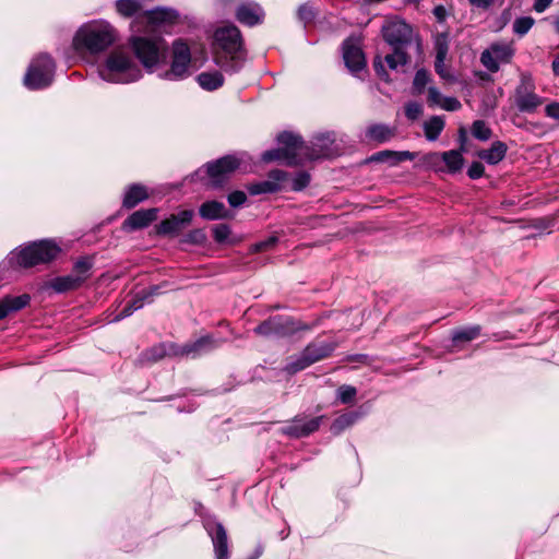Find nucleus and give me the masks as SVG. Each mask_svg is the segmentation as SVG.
Wrapping results in <instances>:
<instances>
[{
  "instance_id": "72a5a7b5",
  "label": "nucleus",
  "mask_w": 559,
  "mask_h": 559,
  "mask_svg": "<svg viewBox=\"0 0 559 559\" xmlns=\"http://www.w3.org/2000/svg\"><path fill=\"white\" fill-rule=\"evenodd\" d=\"M197 81L203 90L212 92L223 86L224 76L219 71L202 72L197 76Z\"/></svg>"
},
{
  "instance_id": "473e14b6",
  "label": "nucleus",
  "mask_w": 559,
  "mask_h": 559,
  "mask_svg": "<svg viewBox=\"0 0 559 559\" xmlns=\"http://www.w3.org/2000/svg\"><path fill=\"white\" fill-rule=\"evenodd\" d=\"M360 417V414L355 411H350L347 413H344L336 417L333 423L331 424L330 431L334 436L341 435L344 430L353 426L358 418Z\"/></svg>"
},
{
  "instance_id": "7ed1b4c3",
  "label": "nucleus",
  "mask_w": 559,
  "mask_h": 559,
  "mask_svg": "<svg viewBox=\"0 0 559 559\" xmlns=\"http://www.w3.org/2000/svg\"><path fill=\"white\" fill-rule=\"evenodd\" d=\"M240 166L241 159L239 157L234 154H227L206 162L192 173L189 178L191 182H201L207 189L221 190L225 188Z\"/></svg>"
},
{
  "instance_id": "6ab92c4d",
  "label": "nucleus",
  "mask_w": 559,
  "mask_h": 559,
  "mask_svg": "<svg viewBox=\"0 0 559 559\" xmlns=\"http://www.w3.org/2000/svg\"><path fill=\"white\" fill-rule=\"evenodd\" d=\"M158 217V209H141L131 213L121 224V230L133 233L144 229L154 223Z\"/></svg>"
},
{
  "instance_id": "cd10ccee",
  "label": "nucleus",
  "mask_w": 559,
  "mask_h": 559,
  "mask_svg": "<svg viewBox=\"0 0 559 559\" xmlns=\"http://www.w3.org/2000/svg\"><path fill=\"white\" fill-rule=\"evenodd\" d=\"M166 358L163 342L152 345L140 353L135 359L138 367H148Z\"/></svg>"
},
{
  "instance_id": "3c124183",
  "label": "nucleus",
  "mask_w": 559,
  "mask_h": 559,
  "mask_svg": "<svg viewBox=\"0 0 559 559\" xmlns=\"http://www.w3.org/2000/svg\"><path fill=\"white\" fill-rule=\"evenodd\" d=\"M491 51L498 62H509L513 55L511 48L507 45H491Z\"/></svg>"
},
{
  "instance_id": "412c9836",
  "label": "nucleus",
  "mask_w": 559,
  "mask_h": 559,
  "mask_svg": "<svg viewBox=\"0 0 559 559\" xmlns=\"http://www.w3.org/2000/svg\"><path fill=\"white\" fill-rule=\"evenodd\" d=\"M323 418L324 416H318L307 421H302V419L295 417L292 424L284 426L281 430L283 435L288 436L290 438H306L309 437L311 433L316 432L320 428Z\"/></svg>"
},
{
  "instance_id": "1a4fd4ad",
  "label": "nucleus",
  "mask_w": 559,
  "mask_h": 559,
  "mask_svg": "<svg viewBox=\"0 0 559 559\" xmlns=\"http://www.w3.org/2000/svg\"><path fill=\"white\" fill-rule=\"evenodd\" d=\"M74 39L91 52H100L110 47L115 40V29L109 25H90L80 28Z\"/></svg>"
},
{
  "instance_id": "393cba45",
  "label": "nucleus",
  "mask_w": 559,
  "mask_h": 559,
  "mask_svg": "<svg viewBox=\"0 0 559 559\" xmlns=\"http://www.w3.org/2000/svg\"><path fill=\"white\" fill-rule=\"evenodd\" d=\"M151 193L152 192L147 186L140 182L131 183L126 187L121 207L124 210H132L140 203L148 200Z\"/></svg>"
},
{
  "instance_id": "c85d7f7f",
  "label": "nucleus",
  "mask_w": 559,
  "mask_h": 559,
  "mask_svg": "<svg viewBox=\"0 0 559 559\" xmlns=\"http://www.w3.org/2000/svg\"><path fill=\"white\" fill-rule=\"evenodd\" d=\"M508 152V145L502 141H495L491 146L487 150H480L476 154L477 156L488 163L489 165H497L504 159Z\"/></svg>"
},
{
  "instance_id": "774afa93",
  "label": "nucleus",
  "mask_w": 559,
  "mask_h": 559,
  "mask_svg": "<svg viewBox=\"0 0 559 559\" xmlns=\"http://www.w3.org/2000/svg\"><path fill=\"white\" fill-rule=\"evenodd\" d=\"M466 141H467L466 129L464 127H460V129H459L460 148L457 151H461L462 153L466 151Z\"/></svg>"
},
{
  "instance_id": "58836bf2",
  "label": "nucleus",
  "mask_w": 559,
  "mask_h": 559,
  "mask_svg": "<svg viewBox=\"0 0 559 559\" xmlns=\"http://www.w3.org/2000/svg\"><path fill=\"white\" fill-rule=\"evenodd\" d=\"M43 292H52L56 294L67 293L70 290V275L58 276L48 280L41 285Z\"/></svg>"
},
{
  "instance_id": "5701e85b",
  "label": "nucleus",
  "mask_w": 559,
  "mask_h": 559,
  "mask_svg": "<svg viewBox=\"0 0 559 559\" xmlns=\"http://www.w3.org/2000/svg\"><path fill=\"white\" fill-rule=\"evenodd\" d=\"M416 156V152L383 150L368 156L364 164L388 163L390 166H396L405 160H413Z\"/></svg>"
},
{
  "instance_id": "dca6fc26",
  "label": "nucleus",
  "mask_w": 559,
  "mask_h": 559,
  "mask_svg": "<svg viewBox=\"0 0 559 559\" xmlns=\"http://www.w3.org/2000/svg\"><path fill=\"white\" fill-rule=\"evenodd\" d=\"M203 527L211 537L215 559H229L228 536L224 525L214 518H206Z\"/></svg>"
},
{
  "instance_id": "13d9d810",
  "label": "nucleus",
  "mask_w": 559,
  "mask_h": 559,
  "mask_svg": "<svg viewBox=\"0 0 559 559\" xmlns=\"http://www.w3.org/2000/svg\"><path fill=\"white\" fill-rule=\"evenodd\" d=\"M442 162L441 159V153H438V152H429V153H426L425 155H423L421 157V163L430 168H433V169H439L441 170V168H439V165L440 163Z\"/></svg>"
},
{
  "instance_id": "423d86ee",
  "label": "nucleus",
  "mask_w": 559,
  "mask_h": 559,
  "mask_svg": "<svg viewBox=\"0 0 559 559\" xmlns=\"http://www.w3.org/2000/svg\"><path fill=\"white\" fill-rule=\"evenodd\" d=\"M314 324H309L292 316L276 314L260 322L253 332L264 337H289L300 331H311Z\"/></svg>"
},
{
  "instance_id": "0e129e2a",
  "label": "nucleus",
  "mask_w": 559,
  "mask_h": 559,
  "mask_svg": "<svg viewBox=\"0 0 559 559\" xmlns=\"http://www.w3.org/2000/svg\"><path fill=\"white\" fill-rule=\"evenodd\" d=\"M440 106L448 111H456L461 109L462 104L455 97H443Z\"/></svg>"
},
{
  "instance_id": "20e7f679",
  "label": "nucleus",
  "mask_w": 559,
  "mask_h": 559,
  "mask_svg": "<svg viewBox=\"0 0 559 559\" xmlns=\"http://www.w3.org/2000/svg\"><path fill=\"white\" fill-rule=\"evenodd\" d=\"M102 78L112 83H131L142 76V71L132 58L120 49L109 52L103 67L99 68Z\"/></svg>"
},
{
  "instance_id": "de8ad7c7",
  "label": "nucleus",
  "mask_w": 559,
  "mask_h": 559,
  "mask_svg": "<svg viewBox=\"0 0 559 559\" xmlns=\"http://www.w3.org/2000/svg\"><path fill=\"white\" fill-rule=\"evenodd\" d=\"M231 235V229L228 224L222 223L213 226L212 236L216 243H226Z\"/></svg>"
},
{
  "instance_id": "680f3d73",
  "label": "nucleus",
  "mask_w": 559,
  "mask_h": 559,
  "mask_svg": "<svg viewBox=\"0 0 559 559\" xmlns=\"http://www.w3.org/2000/svg\"><path fill=\"white\" fill-rule=\"evenodd\" d=\"M442 99H443V97L437 87L430 86L428 88L427 103H428L429 107H435L437 105H441Z\"/></svg>"
},
{
  "instance_id": "f03ea898",
  "label": "nucleus",
  "mask_w": 559,
  "mask_h": 559,
  "mask_svg": "<svg viewBox=\"0 0 559 559\" xmlns=\"http://www.w3.org/2000/svg\"><path fill=\"white\" fill-rule=\"evenodd\" d=\"M62 252L55 239L44 238L25 242L8 255V264L13 269H32L56 261Z\"/></svg>"
},
{
  "instance_id": "c9c22d12",
  "label": "nucleus",
  "mask_w": 559,
  "mask_h": 559,
  "mask_svg": "<svg viewBox=\"0 0 559 559\" xmlns=\"http://www.w3.org/2000/svg\"><path fill=\"white\" fill-rule=\"evenodd\" d=\"M481 328L479 325H473L468 328L456 329L452 332L453 346H457L461 343L472 342L480 335Z\"/></svg>"
},
{
  "instance_id": "4d7b16f0",
  "label": "nucleus",
  "mask_w": 559,
  "mask_h": 559,
  "mask_svg": "<svg viewBox=\"0 0 559 559\" xmlns=\"http://www.w3.org/2000/svg\"><path fill=\"white\" fill-rule=\"evenodd\" d=\"M278 242L276 236H270L265 240L259 241L251 247V251L254 253L264 252L272 249Z\"/></svg>"
},
{
  "instance_id": "f257e3e1",
  "label": "nucleus",
  "mask_w": 559,
  "mask_h": 559,
  "mask_svg": "<svg viewBox=\"0 0 559 559\" xmlns=\"http://www.w3.org/2000/svg\"><path fill=\"white\" fill-rule=\"evenodd\" d=\"M246 59L245 41L235 24L218 27L213 36V61L227 73H237Z\"/></svg>"
},
{
  "instance_id": "f704fd0d",
  "label": "nucleus",
  "mask_w": 559,
  "mask_h": 559,
  "mask_svg": "<svg viewBox=\"0 0 559 559\" xmlns=\"http://www.w3.org/2000/svg\"><path fill=\"white\" fill-rule=\"evenodd\" d=\"M445 126L444 119L441 116H432L429 120L424 122V133L428 141H436L440 136Z\"/></svg>"
},
{
  "instance_id": "052dcab7",
  "label": "nucleus",
  "mask_w": 559,
  "mask_h": 559,
  "mask_svg": "<svg viewBox=\"0 0 559 559\" xmlns=\"http://www.w3.org/2000/svg\"><path fill=\"white\" fill-rule=\"evenodd\" d=\"M485 175V166L481 162H473L467 169V176L472 180L481 178Z\"/></svg>"
},
{
  "instance_id": "79ce46f5",
  "label": "nucleus",
  "mask_w": 559,
  "mask_h": 559,
  "mask_svg": "<svg viewBox=\"0 0 559 559\" xmlns=\"http://www.w3.org/2000/svg\"><path fill=\"white\" fill-rule=\"evenodd\" d=\"M357 396V389L349 384H342L336 390V399L342 404L350 405L354 404Z\"/></svg>"
},
{
  "instance_id": "6e6552de",
  "label": "nucleus",
  "mask_w": 559,
  "mask_h": 559,
  "mask_svg": "<svg viewBox=\"0 0 559 559\" xmlns=\"http://www.w3.org/2000/svg\"><path fill=\"white\" fill-rule=\"evenodd\" d=\"M335 348V342H326L317 337L302 349L299 356L292 358L285 366V371L288 374H296L311 365L331 357Z\"/></svg>"
},
{
  "instance_id": "b1692460",
  "label": "nucleus",
  "mask_w": 559,
  "mask_h": 559,
  "mask_svg": "<svg viewBox=\"0 0 559 559\" xmlns=\"http://www.w3.org/2000/svg\"><path fill=\"white\" fill-rule=\"evenodd\" d=\"M198 213L200 217L205 221L231 219L234 217V213L218 200H207L203 202L199 206Z\"/></svg>"
},
{
  "instance_id": "603ef678",
  "label": "nucleus",
  "mask_w": 559,
  "mask_h": 559,
  "mask_svg": "<svg viewBox=\"0 0 559 559\" xmlns=\"http://www.w3.org/2000/svg\"><path fill=\"white\" fill-rule=\"evenodd\" d=\"M142 302L138 299V297L134 295L131 300H129L126 306L122 308V310L117 316V320L124 319L129 316H131L134 311L141 309Z\"/></svg>"
},
{
  "instance_id": "c756f323",
  "label": "nucleus",
  "mask_w": 559,
  "mask_h": 559,
  "mask_svg": "<svg viewBox=\"0 0 559 559\" xmlns=\"http://www.w3.org/2000/svg\"><path fill=\"white\" fill-rule=\"evenodd\" d=\"M316 146L319 147L317 152L314 148L306 147L305 155L309 160H316L320 157L330 156V144L334 142V135L332 133H323L316 136Z\"/></svg>"
},
{
  "instance_id": "bf43d9fd",
  "label": "nucleus",
  "mask_w": 559,
  "mask_h": 559,
  "mask_svg": "<svg viewBox=\"0 0 559 559\" xmlns=\"http://www.w3.org/2000/svg\"><path fill=\"white\" fill-rule=\"evenodd\" d=\"M247 199V194L241 190H235L227 195V201L231 207L242 206Z\"/></svg>"
},
{
  "instance_id": "39448f33",
  "label": "nucleus",
  "mask_w": 559,
  "mask_h": 559,
  "mask_svg": "<svg viewBox=\"0 0 559 559\" xmlns=\"http://www.w3.org/2000/svg\"><path fill=\"white\" fill-rule=\"evenodd\" d=\"M129 45L134 57L147 70L155 68L166 59L167 43L162 37L131 36Z\"/></svg>"
},
{
  "instance_id": "864d4df0",
  "label": "nucleus",
  "mask_w": 559,
  "mask_h": 559,
  "mask_svg": "<svg viewBox=\"0 0 559 559\" xmlns=\"http://www.w3.org/2000/svg\"><path fill=\"white\" fill-rule=\"evenodd\" d=\"M316 15H317V13H316L314 9L311 5H309L308 3L301 4L298 8L297 16L305 24L312 23L316 19Z\"/></svg>"
},
{
  "instance_id": "9b49d317",
  "label": "nucleus",
  "mask_w": 559,
  "mask_h": 559,
  "mask_svg": "<svg viewBox=\"0 0 559 559\" xmlns=\"http://www.w3.org/2000/svg\"><path fill=\"white\" fill-rule=\"evenodd\" d=\"M342 53L345 67L350 74L358 76V74L367 69L366 55L361 48L360 38L348 36L342 43Z\"/></svg>"
},
{
  "instance_id": "e433bc0d",
  "label": "nucleus",
  "mask_w": 559,
  "mask_h": 559,
  "mask_svg": "<svg viewBox=\"0 0 559 559\" xmlns=\"http://www.w3.org/2000/svg\"><path fill=\"white\" fill-rule=\"evenodd\" d=\"M116 11L123 17H132L141 14V0H117L115 3Z\"/></svg>"
},
{
  "instance_id": "5fc2aeb1",
  "label": "nucleus",
  "mask_w": 559,
  "mask_h": 559,
  "mask_svg": "<svg viewBox=\"0 0 559 559\" xmlns=\"http://www.w3.org/2000/svg\"><path fill=\"white\" fill-rule=\"evenodd\" d=\"M404 111L408 120L415 121L423 115V106L417 102H408L405 104Z\"/></svg>"
},
{
  "instance_id": "69168bd1",
  "label": "nucleus",
  "mask_w": 559,
  "mask_h": 559,
  "mask_svg": "<svg viewBox=\"0 0 559 559\" xmlns=\"http://www.w3.org/2000/svg\"><path fill=\"white\" fill-rule=\"evenodd\" d=\"M545 112L548 117L559 120V102H552L545 108Z\"/></svg>"
},
{
  "instance_id": "8fccbe9b",
  "label": "nucleus",
  "mask_w": 559,
  "mask_h": 559,
  "mask_svg": "<svg viewBox=\"0 0 559 559\" xmlns=\"http://www.w3.org/2000/svg\"><path fill=\"white\" fill-rule=\"evenodd\" d=\"M166 357L182 358L186 357V344L179 345L175 342H163Z\"/></svg>"
},
{
  "instance_id": "a878e982",
  "label": "nucleus",
  "mask_w": 559,
  "mask_h": 559,
  "mask_svg": "<svg viewBox=\"0 0 559 559\" xmlns=\"http://www.w3.org/2000/svg\"><path fill=\"white\" fill-rule=\"evenodd\" d=\"M186 344V358L197 359L219 347V343L210 334Z\"/></svg>"
},
{
  "instance_id": "f3484780",
  "label": "nucleus",
  "mask_w": 559,
  "mask_h": 559,
  "mask_svg": "<svg viewBox=\"0 0 559 559\" xmlns=\"http://www.w3.org/2000/svg\"><path fill=\"white\" fill-rule=\"evenodd\" d=\"M276 142L289 155V167H297L304 164L302 159L298 157V151H306L307 146L300 134L292 131H282L277 134Z\"/></svg>"
},
{
  "instance_id": "4be33fe9",
  "label": "nucleus",
  "mask_w": 559,
  "mask_h": 559,
  "mask_svg": "<svg viewBox=\"0 0 559 559\" xmlns=\"http://www.w3.org/2000/svg\"><path fill=\"white\" fill-rule=\"evenodd\" d=\"M436 49V60H435V71L442 79L448 82H454L455 78L444 67V60L447 58L449 51V40L448 34L441 33L438 34L435 41Z\"/></svg>"
},
{
  "instance_id": "a211bd4d",
  "label": "nucleus",
  "mask_w": 559,
  "mask_h": 559,
  "mask_svg": "<svg viewBox=\"0 0 559 559\" xmlns=\"http://www.w3.org/2000/svg\"><path fill=\"white\" fill-rule=\"evenodd\" d=\"M534 90V84L525 83L524 80L515 88L514 102L519 111L525 114H534L544 103L543 97L537 95Z\"/></svg>"
},
{
  "instance_id": "7c9ffc66",
  "label": "nucleus",
  "mask_w": 559,
  "mask_h": 559,
  "mask_svg": "<svg viewBox=\"0 0 559 559\" xmlns=\"http://www.w3.org/2000/svg\"><path fill=\"white\" fill-rule=\"evenodd\" d=\"M395 135L396 129L383 123L370 124L366 130V136L369 140L377 142L378 144L386 143Z\"/></svg>"
},
{
  "instance_id": "37998d69",
  "label": "nucleus",
  "mask_w": 559,
  "mask_h": 559,
  "mask_svg": "<svg viewBox=\"0 0 559 559\" xmlns=\"http://www.w3.org/2000/svg\"><path fill=\"white\" fill-rule=\"evenodd\" d=\"M472 135L479 141H487L492 135V130L484 120H475L472 124Z\"/></svg>"
},
{
  "instance_id": "c03bdc74",
  "label": "nucleus",
  "mask_w": 559,
  "mask_h": 559,
  "mask_svg": "<svg viewBox=\"0 0 559 559\" xmlns=\"http://www.w3.org/2000/svg\"><path fill=\"white\" fill-rule=\"evenodd\" d=\"M535 24L532 16H521L513 22V32L520 37L525 36Z\"/></svg>"
},
{
  "instance_id": "aec40b11",
  "label": "nucleus",
  "mask_w": 559,
  "mask_h": 559,
  "mask_svg": "<svg viewBox=\"0 0 559 559\" xmlns=\"http://www.w3.org/2000/svg\"><path fill=\"white\" fill-rule=\"evenodd\" d=\"M235 17L240 24L253 27L264 22L265 12L257 2H242L236 8Z\"/></svg>"
},
{
  "instance_id": "49530a36",
  "label": "nucleus",
  "mask_w": 559,
  "mask_h": 559,
  "mask_svg": "<svg viewBox=\"0 0 559 559\" xmlns=\"http://www.w3.org/2000/svg\"><path fill=\"white\" fill-rule=\"evenodd\" d=\"M311 181V175L307 170H300L292 180L290 190L294 192H300L305 190Z\"/></svg>"
},
{
  "instance_id": "2f4dec72",
  "label": "nucleus",
  "mask_w": 559,
  "mask_h": 559,
  "mask_svg": "<svg viewBox=\"0 0 559 559\" xmlns=\"http://www.w3.org/2000/svg\"><path fill=\"white\" fill-rule=\"evenodd\" d=\"M441 159L445 164L449 174H456L462 170L465 158L463 153L457 150H450L441 153Z\"/></svg>"
},
{
  "instance_id": "6e6d98bb",
  "label": "nucleus",
  "mask_w": 559,
  "mask_h": 559,
  "mask_svg": "<svg viewBox=\"0 0 559 559\" xmlns=\"http://www.w3.org/2000/svg\"><path fill=\"white\" fill-rule=\"evenodd\" d=\"M480 61L484 64V67L491 73H496L499 71V62L489 50H485L481 52Z\"/></svg>"
},
{
  "instance_id": "2eb2a0df",
  "label": "nucleus",
  "mask_w": 559,
  "mask_h": 559,
  "mask_svg": "<svg viewBox=\"0 0 559 559\" xmlns=\"http://www.w3.org/2000/svg\"><path fill=\"white\" fill-rule=\"evenodd\" d=\"M193 216V210H182L179 213L171 214L155 225V234L159 237H178L192 223Z\"/></svg>"
},
{
  "instance_id": "a19ab883",
  "label": "nucleus",
  "mask_w": 559,
  "mask_h": 559,
  "mask_svg": "<svg viewBox=\"0 0 559 559\" xmlns=\"http://www.w3.org/2000/svg\"><path fill=\"white\" fill-rule=\"evenodd\" d=\"M180 242L191 246H204L207 242V236L203 228H194L185 234Z\"/></svg>"
},
{
  "instance_id": "338daca9",
  "label": "nucleus",
  "mask_w": 559,
  "mask_h": 559,
  "mask_svg": "<svg viewBox=\"0 0 559 559\" xmlns=\"http://www.w3.org/2000/svg\"><path fill=\"white\" fill-rule=\"evenodd\" d=\"M552 1L554 0H536L533 4V9L537 13H543L552 4Z\"/></svg>"
},
{
  "instance_id": "ea45409f",
  "label": "nucleus",
  "mask_w": 559,
  "mask_h": 559,
  "mask_svg": "<svg viewBox=\"0 0 559 559\" xmlns=\"http://www.w3.org/2000/svg\"><path fill=\"white\" fill-rule=\"evenodd\" d=\"M251 195H259L263 193H276L282 190V186L277 182L264 180L251 183L247 187Z\"/></svg>"
},
{
  "instance_id": "0eeeda50",
  "label": "nucleus",
  "mask_w": 559,
  "mask_h": 559,
  "mask_svg": "<svg viewBox=\"0 0 559 559\" xmlns=\"http://www.w3.org/2000/svg\"><path fill=\"white\" fill-rule=\"evenodd\" d=\"M55 72L53 58L46 52H40L31 60L23 78V84L29 91L47 88L53 82Z\"/></svg>"
},
{
  "instance_id": "09e8293b",
  "label": "nucleus",
  "mask_w": 559,
  "mask_h": 559,
  "mask_svg": "<svg viewBox=\"0 0 559 559\" xmlns=\"http://www.w3.org/2000/svg\"><path fill=\"white\" fill-rule=\"evenodd\" d=\"M261 160L264 163H272L277 160H285L286 165L288 166L289 162V155H287L286 152L283 151V148L276 147L272 150H267L262 153Z\"/></svg>"
},
{
  "instance_id": "f8f14e48",
  "label": "nucleus",
  "mask_w": 559,
  "mask_h": 559,
  "mask_svg": "<svg viewBox=\"0 0 559 559\" xmlns=\"http://www.w3.org/2000/svg\"><path fill=\"white\" fill-rule=\"evenodd\" d=\"M412 57L407 50H401L400 48L392 49L391 53H388L384 58L381 57L380 53H377L372 60V67L377 74V76L385 82L390 83L391 76L388 70L384 67V62L388 64L389 69L397 70L401 66H406L411 62Z\"/></svg>"
},
{
  "instance_id": "4c0bfd02",
  "label": "nucleus",
  "mask_w": 559,
  "mask_h": 559,
  "mask_svg": "<svg viewBox=\"0 0 559 559\" xmlns=\"http://www.w3.org/2000/svg\"><path fill=\"white\" fill-rule=\"evenodd\" d=\"M2 300L5 304L9 314L21 311L29 306L32 297L25 293L20 296L5 295Z\"/></svg>"
},
{
  "instance_id": "e2e57ef3",
  "label": "nucleus",
  "mask_w": 559,
  "mask_h": 559,
  "mask_svg": "<svg viewBox=\"0 0 559 559\" xmlns=\"http://www.w3.org/2000/svg\"><path fill=\"white\" fill-rule=\"evenodd\" d=\"M288 177H289V174L282 169H272L267 174V178H269L267 180L277 182L278 185H281V182L287 180Z\"/></svg>"
},
{
  "instance_id": "9d476101",
  "label": "nucleus",
  "mask_w": 559,
  "mask_h": 559,
  "mask_svg": "<svg viewBox=\"0 0 559 559\" xmlns=\"http://www.w3.org/2000/svg\"><path fill=\"white\" fill-rule=\"evenodd\" d=\"M413 27L397 16L386 19L381 26L382 38L392 49L407 50L413 43Z\"/></svg>"
},
{
  "instance_id": "bb28decb",
  "label": "nucleus",
  "mask_w": 559,
  "mask_h": 559,
  "mask_svg": "<svg viewBox=\"0 0 559 559\" xmlns=\"http://www.w3.org/2000/svg\"><path fill=\"white\" fill-rule=\"evenodd\" d=\"M94 258L85 255L79 258L72 265V290L81 287L91 277Z\"/></svg>"
},
{
  "instance_id": "a18cd8bd",
  "label": "nucleus",
  "mask_w": 559,
  "mask_h": 559,
  "mask_svg": "<svg viewBox=\"0 0 559 559\" xmlns=\"http://www.w3.org/2000/svg\"><path fill=\"white\" fill-rule=\"evenodd\" d=\"M430 82V74L426 69H419L413 81V93L416 95H420L426 85Z\"/></svg>"
},
{
  "instance_id": "4468645a",
  "label": "nucleus",
  "mask_w": 559,
  "mask_h": 559,
  "mask_svg": "<svg viewBox=\"0 0 559 559\" xmlns=\"http://www.w3.org/2000/svg\"><path fill=\"white\" fill-rule=\"evenodd\" d=\"M179 17L180 15L177 10L158 7L139 14L135 23L155 29L163 26H173L179 22Z\"/></svg>"
},
{
  "instance_id": "ddd939ff",
  "label": "nucleus",
  "mask_w": 559,
  "mask_h": 559,
  "mask_svg": "<svg viewBox=\"0 0 559 559\" xmlns=\"http://www.w3.org/2000/svg\"><path fill=\"white\" fill-rule=\"evenodd\" d=\"M190 63V47L182 39H176L173 43V58L170 69L165 74L166 78L170 80L185 79L189 75Z\"/></svg>"
}]
</instances>
